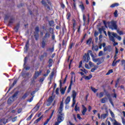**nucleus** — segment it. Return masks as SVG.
Masks as SVG:
<instances>
[{
    "label": "nucleus",
    "mask_w": 125,
    "mask_h": 125,
    "mask_svg": "<svg viewBox=\"0 0 125 125\" xmlns=\"http://www.w3.org/2000/svg\"><path fill=\"white\" fill-rule=\"evenodd\" d=\"M86 111H87V108L84 106V105H82V114L83 115V116H84L85 115V113H86Z\"/></svg>",
    "instance_id": "6e6552de"
},
{
    "label": "nucleus",
    "mask_w": 125,
    "mask_h": 125,
    "mask_svg": "<svg viewBox=\"0 0 125 125\" xmlns=\"http://www.w3.org/2000/svg\"><path fill=\"white\" fill-rule=\"evenodd\" d=\"M34 34H35L34 37H35V40L36 41H38V40L39 39V33H34Z\"/></svg>",
    "instance_id": "393cba45"
},
{
    "label": "nucleus",
    "mask_w": 125,
    "mask_h": 125,
    "mask_svg": "<svg viewBox=\"0 0 125 125\" xmlns=\"http://www.w3.org/2000/svg\"><path fill=\"white\" fill-rule=\"evenodd\" d=\"M71 17V13H68L67 14V18L68 20H69L70 18Z\"/></svg>",
    "instance_id": "c03bdc74"
},
{
    "label": "nucleus",
    "mask_w": 125,
    "mask_h": 125,
    "mask_svg": "<svg viewBox=\"0 0 125 125\" xmlns=\"http://www.w3.org/2000/svg\"><path fill=\"white\" fill-rule=\"evenodd\" d=\"M91 89L93 91V92H94V93H95V92H97V91L98 90V89H95V88L92 86H91Z\"/></svg>",
    "instance_id": "c85d7f7f"
},
{
    "label": "nucleus",
    "mask_w": 125,
    "mask_h": 125,
    "mask_svg": "<svg viewBox=\"0 0 125 125\" xmlns=\"http://www.w3.org/2000/svg\"><path fill=\"white\" fill-rule=\"evenodd\" d=\"M16 120H17V117L13 118L12 121V122H16Z\"/></svg>",
    "instance_id": "69168bd1"
},
{
    "label": "nucleus",
    "mask_w": 125,
    "mask_h": 125,
    "mask_svg": "<svg viewBox=\"0 0 125 125\" xmlns=\"http://www.w3.org/2000/svg\"><path fill=\"white\" fill-rule=\"evenodd\" d=\"M85 67L86 68V69H89V66H88V64L85 63Z\"/></svg>",
    "instance_id": "774afa93"
},
{
    "label": "nucleus",
    "mask_w": 125,
    "mask_h": 125,
    "mask_svg": "<svg viewBox=\"0 0 125 125\" xmlns=\"http://www.w3.org/2000/svg\"><path fill=\"white\" fill-rule=\"evenodd\" d=\"M83 59L84 62L88 63V62L90 60V56H89V55H88V54H86V53H85L84 55L83 56Z\"/></svg>",
    "instance_id": "39448f33"
},
{
    "label": "nucleus",
    "mask_w": 125,
    "mask_h": 125,
    "mask_svg": "<svg viewBox=\"0 0 125 125\" xmlns=\"http://www.w3.org/2000/svg\"><path fill=\"white\" fill-rule=\"evenodd\" d=\"M49 31L51 34H52L53 33V29L50 28H49Z\"/></svg>",
    "instance_id": "338daca9"
},
{
    "label": "nucleus",
    "mask_w": 125,
    "mask_h": 125,
    "mask_svg": "<svg viewBox=\"0 0 125 125\" xmlns=\"http://www.w3.org/2000/svg\"><path fill=\"white\" fill-rule=\"evenodd\" d=\"M73 84V76H71V79L70 81V84L69 85V86L72 87V85Z\"/></svg>",
    "instance_id": "8fccbe9b"
},
{
    "label": "nucleus",
    "mask_w": 125,
    "mask_h": 125,
    "mask_svg": "<svg viewBox=\"0 0 125 125\" xmlns=\"http://www.w3.org/2000/svg\"><path fill=\"white\" fill-rule=\"evenodd\" d=\"M80 8H81L82 11H83L84 10V6H83V4H81L79 5Z\"/></svg>",
    "instance_id": "4c0bfd02"
},
{
    "label": "nucleus",
    "mask_w": 125,
    "mask_h": 125,
    "mask_svg": "<svg viewBox=\"0 0 125 125\" xmlns=\"http://www.w3.org/2000/svg\"><path fill=\"white\" fill-rule=\"evenodd\" d=\"M40 106H41V104L38 103L36 106L33 109V111L34 113H36V112L39 110V109H40Z\"/></svg>",
    "instance_id": "9d476101"
},
{
    "label": "nucleus",
    "mask_w": 125,
    "mask_h": 125,
    "mask_svg": "<svg viewBox=\"0 0 125 125\" xmlns=\"http://www.w3.org/2000/svg\"><path fill=\"white\" fill-rule=\"evenodd\" d=\"M41 74L42 71H36L33 76L34 80H36V79H37V78H38V77H39V76H40V75H41Z\"/></svg>",
    "instance_id": "9b49d317"
},
{
    "label": "nucleus",
    "mask_w": 125,
    "mask_h": 125,
    "mask_svg": "<svg viewBox=\"0 0 125 125\" xmlns=\"http://www.w3.org/2000/svg\"><path fill=\"white\" fill-rule=\"evenodd\" d=\"M60 91L62 94H64L65 93V89H64L63 88L61 89Z\"/></svg>",
    "instance_id": "ea45409f"
},
{
    "label": "nucleus",
    "mask_w": 125,
    "mask_h": 125,
    "mask_svg": "<svg viewBox=\"0 0 125 125\" xmlns=\"http://www.w3.org/2000/svg\"><path fill=\"white\" fill-rule=\"evenodd\" d=\"M72 88V87L71 86H69L68 90H67V93H69L70 91H71V89Z\"/></svg>",
    "instance_id": "13d9d810"
},
{
    "label": "nucleus",
    "mask_w": 125,
    "mask_h": 125,
    "mask_svg": "<svg viewBox=\"0 0 125 125\" xmlns=\"http://www.w3.org/2000/svg\"><path fill=\"white\" fill-rule=\"evenodd\" d=\"M18 94V93H15L12 97H10L8 100V104H11V103L14 101V98L17 96Z\"/></svg>",
    "instance_id": "20e7f679"
},
{
    "label": "nucleus",
    "mask_w": 125,
    "mask_h": 125,
    "mask_svg": "<svg viewBox=\"0 0 125 125\" xmlns=\"http://www.w3.org/2000/svg\"><path fill=\"white\" fill-rule=\"evenodd\" d=\"M114 121L115 122L114 123V125H122V124L116 121V120H114Z\"/></svg>",
    "instance_id": "473e14b6"
},
{
    "label": "nucleus",
    "mask_w": 125,
    "mask_h": 125,
    "mask_svg": "<svg viewBox=\"0 0 125 125\" xmlns=\"http://www.w3.org/2000/svg\"><path fill=\"white\" fill-rule=\"evenodd\" d=\"M121 63H122V66L123 67L124 69L125 70V60H124L122 61Z\"/></svg>",
    "instance_id": "a878e982"
},
{
    "label": "nucleus",
    "mask_w": 125,
    "mask_h": 125,
    "mask_svg": "<svg viewBox=\"0 0 125 125\" xmlns=\"http://www.w3.org/2000/svg\"><path fill=\"white\" fill-rule=\"evenodd\" d=\"M28 93H26L25 94H24V95L22 96V98L23 99H25V98H26V97H27L28 95Z\"/></svg>",
    "instance_id": "a18cd8bd"
},
{
    "label": "nucleus",
    "mask_w": 125,
    "mask_h": 125,
    "mask_svg": "<svg viewBox=\"0 0 125 125\" xmlns=\"http://www.w3.org/2000/svg\"><path fill=\"white\" fill-rule=\"evenodd\" d=\"M53 76H54V72L52 71L49 77V81H51L52 80V79H53Z\"/></svg>",
    "instance_id": "412c9836"
},
{
    "label": "nucleus",
    "mask_w": 125,
    "mask_h": 125,
    "mask_svg": "<svg viewBox=\"0 0 125 125\" xmlns=\"http://www.w3.org/2000/svg\"><path fill=\"white\" fill-rule=\"evenodd\" d=\"M56 94H59V88H57L56 90Z\"/></svg>",
    "instance_id": "680f3d73"
},
{
    "label": "nucleus",
    "mask_w": 125,
    "mask_h": 125,
    "mask_svg": "<svg viewBox=\"0 0 125 125\" xmlns=\"http://www.w3.org/2000/svg\"><path fill=\"white\" fill-rule=\"evenodd\" d=\"M108 100H109L110 104H111V105L113 106V107H114V103H113V101H112V99L111 98H108Z\"/></svg>",
    "instance_id": "2f4dec72"
},
{
    "label": "nucleus",
    "mask_w": 125,
    "mask_h": 125,
    "mask_svg": "<svg viewBox=\"0 0 125 125\" xmlns=\"http://www.w3.org/2000/svg\"><path fill=\"white\" fill-rule=\"evenodd\" d=\"M108 101V99L106 97L103 98L101 101V103H106V102Z\"/></svg>",
    "instance_id": "6ab92c4d"
},
{
    "label": "nucleus",
    "mask_w": 125,
    "mask_h": 125,
    "mask_svg": "<svg viewBox=\"0 0 125 125\" xmlns=\"http://www.w3.org/2000/svg\"><path fill=\"white\" fill-rule=\"evenodd\" d=\"M42 3L45 6H46V3H49V0H42Z\"/></svg>",
    "instance_id": "f3484780"
},
{
    "label": "nucleus",
    "mask_w": 125,
    "mask_h": 125,
    "mask_svg": "<svg viewBox=\"0 0 125 125\" xmlns=\"http://www.w3.org/2000/svg\"><path fill=\"white\" fill-rule=\"evenodd\" d=\"M39 31H40V28H39L38 27H36L35 28V31L34 33H39Z\"/></svg>",
    "instance_id": "e433bc0d"
},
{
    "label": "nucleus",
    "mask_w": 125,
    "mask_h": 125,
    "mask_svg": "<svg viewBox=\"0 0 125 125\" xmlns=\"http://www.w3.org/2000/svg\"><path fill=\"white\" fill-rule=\"evenodd\" d=\"M96 95L99 98H102L104 96V92L97 93Z\"/></svg>",
    "instance_id": "ddd939ff"
},
{
    "label": "nucleus",
    "mask_w": 125,
    "mask_h": 125,
    "mask_svg": "<svg viewBox=\"0 0 125 125\" xmlns=\"http://www.w3.org/2000/svg\"><path fill=\"white\" fill-rule=\"evenodd\" d=\"M114 14L115 17H118V10H115Z\"/></svg>",
    "instance_id": "09e8293b"
},
{
    "label": "nucleus",
    "mask_w": 125,
    "mask_h": 125,
    "mask_svg": "<svg viewBox=\"0 0 125 125\" xmlns=\"http://www.w3.org/2000/svg\"><path fill=\"white\" fill-rule=\"evenodd\" d=\"M50 26H53L54 25V21H51L49 22Z\"/></svg>",
    "instance_id": "a19ab883"
},
{
    "label": "nucleus",
    "mask_w": 125,
    "mask_h": 125,
    "mask_svg": "<svg viewBox=\"0 0 125 125\" xmlns=\"http://www.w3.org/2000/svg\"><path fill=\"white\" fill-rule=\"evenodd\" d=\"M92 58V60L93 62H95V63H96L98 62V63H97L98 65H99L100 64H101L102 63V58H97L95 59L94 57H93Z\"/></svg>",
    "instance_id": "423d86ee"
},
{
    "label": "nucleus",
    "mask_w": 125,
    "mask_h": 125,
    "mask_svg": "<svg viewBox=\"0 0 125 125\" xmlns=\"http://www.w3.org/2000/svg\"><path fill=\"white\" fill-rule=\"evenodd\" d=\"M91 78H92V75H89V76H85L84 79L87 80H90V79H91Z\"/></svg>",
    "instance_id": "5701e85b"
},
{
    "label": "nucleus",
    "mask_w": 125,
    "mask_h": 125,
    "mask_svg": "<svg viewBox=\"0 0 125 125\" xmlns=\"http://www.w3.org/2000/svg\"><path fill=\"white\" fill-rule=\"evenodd\" d=\"M91 41H92V39L89 38L86 42L87 44H90L91 43Z\"/></svg>",
    "instance_id": "c756f323"
},
{
    "label": "nucleus",
    "mask_w": 125,
    "mask_h": 125,
    "mask_svg": "<svg viewBox=\"0 0 125 125\" xmlns=\"http://www.w3.org/2000/svg\"><path fill=\"white\" fill-rule=\"evenodd\" d=\"M53 101V98L52 97H50L49 99H48L47 103L48 104H47V106H49L52 103V102Z\"/></svg>",
    "instance_id": "f8f14e48"
},
{
    "label": "nucleus",
    "mask_w": 125,
    "mask_h": 125,
    "mask_svg": "<svg viewBox=\"0 0 125 125\" xmlns=\"http://www.w3.org/2000/svg\"><path fill=\"white\" fill-rule=\"evenodd\" d=\"M50 37V34H49V32L47 31L45 34V36L43 37L44 40H45V39H48V38Z\"/></svg>",
    "instance_id": "2eb2a0df"
},
{
    "label": "nucleus",
    "mask_w": 125,
    "mask_h": 125,
    "mask_svg": "<svg viewBox=\"0 0 125 125\" xmlns=\"http://www.w3.org/2000/svg\"><path fill=\"white\" fill-rule=\"evenodd\" d=\"M70 101H71V97H67L65 100V104H69V103H70Z\"/></svg>",
    "instance_id": "a211bd4d"
},
{
    "label": "nucleus",
    "mask_w": 125,
    "mask_h": 125,
    "mask_svg": "<svg viewBox=\"0 0 125 125\" xmlns=\"http://www.w3.org/2000/svg\"><path fill=\"white\" fill-rule=\"evenodd\" d=\"M116 64H117V62H116V61L115 60H114L112 62L113 67H115V66H116Z\"/></svg>",
    "instance_id": "864d4df0"
},
{
    "label": "nucleus",
    "mask_w": 125,
    "mask_h": 125,
    "mask_svg": "<svg viewBox=\"0 0 125 125\" xmlns=\"http://www.w3.org/2000/svg\"><path fill=\"white\" fill-rule=\"evenodd\" d=\"M15 19L14 18H11L10 20L9 23L12 24V23L14 22Z\"/></svg>",
    "instance_id": "f704fd0d"
},
{
    "label": "nucleus",
    "mask_w": 125,
    "mask_h": 125,
    "mask_svg": "<svg viewBox=\"0 0 125 125\" xmlns=\"http://www.w3.org/2000/svg\"><path fill=\"white\" fill-rule=\"evenodd\" d=\"M103 55V51H100V52L99 53V56L101 57Z\"/></svg>",
    "instance_id": "5fc2aeb1"
},
{
    "label": "nucleus",
    "mask_w": 125,
    "mask_h": 125,
    "mask_svg": "<svg viewBox=\"0 0 125 125\" xmlns=\"http://www.w3.org/2000/svg\"><path fill=\"white\" fill-rule=\"evenodd\" d=\"M119 5H120V4H119V3H115L111 5L110 7H116V6H119Z\"/></svg>",
    "instance_id": "4be33fe9"
},
{
    "label": "nucleus",
    "mask_w": 125,
    "mask_h": 125,
    "mask_svg": "<svg viewBox=\"0 0 125 125\" xmlns=\"http://www.w3.org/2000/svg\"><path fill=\"white\" fill-rule=\"evenodd\" d=\"M63 112V102H62L57 112V122L55 123V125H59V124L62 123L64 119H65V114Z\"/></svg>",
    "instance_id": "f257e3e1"
},
{
    "label": "nucleus",
    "mask_w": 125,
    "mask_h": 125,
    "mask_svg": "<svg viewBox=\"0 0 125 125\" xmlns=\"http://www.w3.org/2000/svg\"><path fill=\"white\" fill-rule=\"evenodd\" d=\"M89 66H90L91 67H92L94 66V64L93 63V62H89Z\"/></svg>",
    "instance_id": "49530a36"
},
{
    "label": "nucleus",
    "mask_w": 125,
    "mask_h": 125,
    "mask_svg": "<svg viewBox=\"0 0 125 125\" xmlns=\"http://www.w3.org/2000/svg\"><path fill=\"white\" fill-rule=\"evenodd\" d=\"M109 112H110V114L112 118H115V114H114L113 111H112L111 110H109Z\"/></svg>",
    "instance_id": "7c9ffc66"
},
{
    "label": "nucleus",
    "mask_w": 125,
    "mask_h": 125,
    "mask_svg": "<svg viewBox=\"0 0 125 125\" xmlns=\"http://www.w3.org/2000/svg\"><path fill=\"white\" fill-rule=\"evenodd\" d=\"M122 124L123 125H125V118H122Z\"/></svg>",
    "instance_id": "0e129e2a"
},
{
    "label": "nucleus",
    "mask_w": 125,
    "mask_h": 125,
    "mask_svg": "<svg viewBox=\"0 0 125 125\" xmlns=\"http://www.w3.org/2000/svg\"><path fill=\"white\" fill-rule=\"evenodd\" d=\"M42 119V116L40 117L39 118L35 120L34 122V124H38V123L40 122V121H41Z\"/></svg>",
    "instance_id": "b1692460"
},
{
    "label": "nucleus",
    "mask_w": 125,
    "mask_h": 125,
    "mask_svg": "<svg viewBox=\"0 0 125 125\" xmlns=\"http://www.w3.org/2000/svg\"><path fill=\"white\" fill-rule=\"evenodd\" d=\"M108 113H104L103 114H102L101 116V120H104V119H106V118L108 117Z\"/></svg>",
    "instance_id": "4468645a"
},
{
    "label": "nucleus",
    "mask_w": 125,
    "mask_h": 125,
    "mask_svg": "<svg viewBox=\"0 0 125 125\" xmlns=\"http://www.w3.org/2000/svg\"><path fill=\"white\" fill-rule=\"evenodd\" d=\"M72 97H73V100L71 107H74L76 104V97H77V92H76V91H72Z\"/></svg>",
    "instance_id": "f03ea898"
},
{
    "label": "nucleus",
    "mask_w": 125,
    "mask_h": 125,
    "mask_svg": "<svg viewBox=\"0 0 125 125\" xmlns=\"http://www.w3.org/2000/svg\"><path fill=\"white\" fill-rule=\"evenodd\" d=\"M29 46V41H27L26 43V44H25V46L24 47V52H27V50H28V47Z\"/></svg>",
    "instance_id": "dca6fc26"
},
{
    "label": "nucleus",
    "mask_w": 125,
    "mask_h": 125,
    "mask_svg": "<svg viewBox=\"0 0 125 125\" xmlns=\"http://www.w3.org/2000/svg\"><path fill=\"white\" fill-rule=\"evenodd\" d=\"M111 95L113 96V98H117V94H112Z\"/></svg>",
    "instance_id": "e2e57ef3"
},
{
    "label": "nucleus",
    "mask_w": 125,
    "mask_h": 125,
    "mask_svg": "<svg viewBox=\"0 0 125 125\" xmlns=\"http://www.w3.org/2000/svg\"><path fill=\"white\" fill-rule=\"evenodd\" d=\"M73 45H74V43H71L69 45V48H70V49H72V48L73 47Z\"/></svg>",
    "instance_id": "4d7b16f0"
},
{
    "label": "nucleus",
    "mask_w": 125,
    "mask_h": 125,
    "mask_svg": "<svg viewBox=\"0 0 125 125\" xmlns=\"http://www.w3.org/2000/svg\"><path fill=\"white\" fill-rule=\"evenodd\" d=\"M45 45H46V42H45V41H43L42 42V48H44V47H45Z\"/></svg>",
    "instance_id": "cd10ccee"
},
{
    "label": "nucleus",
    "mask_w": 125,
    "mask_h": 125,
    "mask_svg": "<svg viewBox=\"0 0 125 125\" xmlns=\"http://www.w3.org/2000/svg\"><path fill=\"white\" fill-rule=\"evenodd\" d=\"M77 118L79 120H82V118L81 117V115H80V114H77Z\"/></svg>",
    "instance_id": "052dcab7"
},
{
    "label": "nucleus",
    "mask_w": 125,
    "mask_h": 125,
    "mask_svg": "<svg viewBox=\"0 0 125 125\" xmlns=\"http://www.w3.org/2000/svg\"><path fill=\"white\" fill-rule=\"evenodd\" d=\"M108 27L109 29H111V30H117V24L115 21H111L109 23Z\"/></svg>",
    "instance_id": "7ed1b4c3"
},
{
    "label": "nucleus",
    "mask_w": 125,
    "mask_h": 125,
    "mask_svg": "<svg viewBox=\"0 0 125 125\" xmlns=\"http://www.w3.org/2000/svg\"><path fill=\"white\" fill-rule=\"evenodd\" d=\"M113 73V70L110 69L108 71V72L106 73V75L108 76V75H110V74H112Z\"/></svg>",
    "instance_id": "37998d69"
},
{
    "label": "nucleus",
    "mask_w": 125,
    "mask_h": 125,
    "mask_svg": "<svg viewBox=\"0 0 125 125\" xmlns=\"http://www.w3.org/2000/svg\"><path fill=\"white\" fill-rule=\"evenodd\" d=\"M86 54H88V55H91L92 58L93 57H94V55H93V54H92V50H88L87 52V53Z\"/></svg>",
    "instance_id": "aec40b11"
},
{
    "label": "nucleus",
    "mask_w": 125,
    "mask_h": 125,
    "mask_svg": "<svg viewBox=\"0 0 125 125\" xmlns=\"http://www.w3.org/2000/svg\"><path fill=\"white\" fill-rule=\"evenodd\" d=\"M54 112H55V110H53L52 111V113H51V114L50 116V119H51L52 118V116H53V114H54Z\"/></svg>",
    "instance_id": "603ef678"
},
{
    "label": "nucleus",
    "mask_w": 125,
    "mask_h": 125,
    "mask_svg": "<svg viewBox=\"0 0 125 125\" xmlns=\"http://www.w3.org/2000/svg\"><path fill=\"white\" fill-rule=\"evenodd\" d=\"M93 49L95 50V51H98V46H93Z\"/></svg>",
    "instance_id": "c9c22d12"
},
{
    "label": "nucleus",
    "mask_w": 125,
    "mask_h": 125,
    "mask_svg": "<svg viewBox=\"0 0 125 125\" xmlns=\"http://www.w3.org/2000/svg\"><path fill=\"white\" fill-rule=\"evenodd\" d=\"M112 33L113 32L110 33L109 31H108L107 34L109 38L110 41H111V42H115V38H114V37L112 36Z\"/></svg>",
    "instance_id": "0eeeda50"
},
{
    "label": "nucleus",
    "mask_w": 125,
    "mask_h": 125,
    "mask_svg": "<svg viewBox=\"0 0 125 125\" xmlns=\"http://www.w3.org/2000/svg\"><path fill=\"white\" fill-rule=\"evenodd\" d=\"M4 119L0 120V123L4 124V125H5L6 124V122H7V120H5V122H3Z\"/></svg>",
    "instance_id": "58836bf2"
},
{
    "label": "nucleus",
    "mask_w": 125,
    "mask_h": 125,
    "mask_svg": "<svg viewBox=\"0 0 125 125\" xmlns=\"http://www.w3.org/2000/svg\"><path fill=\"white\" fill-rule=\"evenodd\" d=\"M112 36H113L114 38H116L118 41H122V37L120 36H118L117 33H115L114 32H112L111 33Z\"/></svg>",
    "instance_id": "1a4fd4ad"
},
{
    "label": "nucleus",
    "mask_w": 125,
    "mask_h": 125,
    "mask_svg": "<svg viewBox=\"0 0 125 125\" xmlns=\"http://www.w3.org/2000/svg\"><path fill=\"white\" fill-rule=\"evenodd\" d=\"M73 8L74 9H77V7H76V2H74Z\"/></svg>",
    "instance_id": "bf43d9fd"
},
{
    "label": "nucleus",
    "mask_w": 125,
    "mask_h": 125,
    "mask_svg": "<svg viewBox=\"0 0 125 125\" xmlns=\"http://www.w3.org/2000/svg\"><path fill=\"white\" fill-rule=\"evenodd\" d=\"M32 117H33V114H31V115L29 116V117H28V118H27V121H30V120H31V119H32Z\"/></svg>",
    "instance_id": "de8ad7c7"
},
{
    "label": "nucleus",
    "mask_w": 125,
    "mask_h": 125,
    "mask_svg": "<svg viewBox=\"0 0 125 125\" xmlns=\"http://www.w3.org/2000/svg\"><path fill=\"white\" fill-rule=\"evenodd\" d=\"M15 32H18V30H19V24L17 25L14 28Z\"/></svg>",
    "instance_id": "72a5a7b5"
},
{
    "label": "nucleus",
    "mask_w": 125,
    "mask_h": 125,
    "mask_svg": "<svg viewBox=\"0 0 125 125\" xmlns=\"http://www.w3.org/2000/svg\"><path fill=\"white\" fill-rule=\"evenodd\" d=\"M74 110L75 111H76V112H78V111H80V107L78 106V104H76Z\"/></svg>",
    "instance_id": "bb28decb"
},
{
    "label": "nucleus",
    "mask_w": 125,
    "mask_h": 125,
    "mask_svg": "<svg viewBox=\"0 0 125 125\" xmlns=\"http://www.w3.org/2000/svg\"><path fill=\"white\" fill-rule=\"evenodd\" d=\"M117 33L119 34L120 36H122V35H124V33L123 31H119V30H117Z\"/></svg>",
    "instance_id": "3c124183"
},
{
    "label": "nucleus",
    "mask_w": 125,
    "mask_h": 125,
    "mask_svg": "<svg viewBox=\"0 0 125 125\" xmlns=\"http://www.w3.org/2000/svg\"><path fill=\"white\" fill-rule=\"evenodd\" d=\"M51 118H50L49 117V118L47 119V120L46 121V122H45V123H44V125H47V124H48V122H49V121H50V119Z\"/></svg>",
    "instance_id": "79ce46f5"
},
{
    "label": "nucleus",
    "mask_w": 125,
    "mask_h": 125,
    "mask_svg": "<svg viewBox=\"0 0 125 125\" xmlns=\"http://www.w3.org/2000/svg\"><path fill=\"white\" fill-rule=\"evenodd\" d=\"M81 71H82V72H83L84 73H85V74H87V73H88V72L86 70H85V69H81Z\"/></svg>",
    "instance_id": "6e6d98bb"
}]
</instances>
